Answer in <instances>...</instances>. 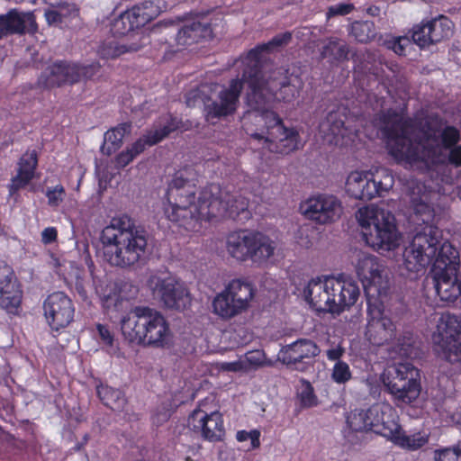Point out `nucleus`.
Instances as JSON below:
<instances>
[{
	"label": "nucleus",
	"mask_w": 461,
	"mask_h": 461,
	"mask_svg": "<svg viewBox=\"0 0 461 461\" xmlns=\"http://www.w3.org/2000/svg\"><path fill=\"white\" fill-rule=\"evenodd\" d=\"M263 354L260 351L249 352L246 355L249 363L254 366L263 365Z\"/></svg>",
	"instance_id": "62"
},
{
	"label": "nucleus",
	"mask_w": 461,
	"mask_h": 461,
	"mask_svg": "<svg viewBox=\"0 0 461 461\" xmlns=\"http://www.w3.org/2000/svg\"><path fill=\"white\" fill-rule=\"evenodd\" d=\"M38 85L47 89L62 86L59 67L57 60L49 65L41 72L38 78Z\"/></svg>",
	"instance_id": "41"
},
{
	"label": "nucleus",
	"mask_w": 461,
	"mask_h": 461,
	"mask_svg": "<svg viewBox=\"0 0 461 461\" xmlns=\"http://www.w3.org/2000/svg\"><path fill=\"white\" fill-rule=\"evenodd\" d=\"M59 71L62 86L65 85H74L80 81L92 79L100 70V64L98 62H92L90 64H81L79 62H73L68 60H57Z\"/></svg>",
	"instance_id": "29"
},
{
	"label": "nucleus",
	"mask_w": 461,
	"mask_h": 461,
	"mask_svg": "<svg viewBox=\"0 0 461 461\" xmlns=\"http://www.w3.org/2000/svg\"><path fill=\"white\" fill-rule=\"evenodd\" d=\"M303 215L319 224H329L337 221L342 213V204L333 194H320L309 197L300 206Z\"/></svg>",
	"instance_id": "17"
},
{
	"label": "nucleus",
	"mask_w": 461,
	"mask_h": 461,
	"mask_svg": "<svg viewBox=\"0 0 461 461\" xmlns=\"http://www.w3.org/2000/svg\"><path fill=\"white\" fill-rule=\"evenodd\" d=\"M96 294L99 295L103 308L107 312L115 307V283L106 285L104 289L103 285L96 287Z\"/></svg>",
	"instance_id": "47"
},
{
	"label": "nucleus",
	"mask_w": 461,
	"mask_h": 461,
	"mask_svg": "<svg viewBox=\"0 0 461 461\" xmlns=\"http://www.w3.org/2000/svg\"><path fill=\"white\" fill-rule=\"evenodd\" d=\"M435 461H461V448L459 446L437 449L434 452Z\"/></svg>",
	"instance_id": "52"
},
{
	"label": "nucleus",
	"mask_w": 461,
	"mask_h": 461,
	"mask_svg": "<svg viewBox=\"0 0 461 461\" xmlns=\"http://www.w3.org/2000/svg\"><path fill=\"white\" fill-rule=\"evenodd\" d=\"M429 438L421 432L406 435L402 429L392 441L394 445L408 450H417L428 443Z\"/></svg>",
	"instance_id": "38"
},
{
	"label": "nucleus",
	"mask_w": 461,
	"mask_h": 461,
	"mask_svg": "<svg viewBox=\"0 0 461 461\" xmlns=\"http://www.w3.org/2000/svg\"><path fill=\"white\" fill-rule=\"evenodd\" d=\"M42 308L48 324L54 330L66 328L74 319V303L64 292L58 291L49 294Z\"/></svg>",
	"instance_id": "20"
},
{
	"label": "nucleus",
	"mask_w": 461,
	"mask_h": 461,
	"mask_svg": "<svg viewBox=\"0 0 461 461\" xmlns=\"http://www.w3.org/2000/svg\"><path fill=\"white\" fill-rule=\"evenodd\" d=\"M23 299V290L9 265L0 261V307L9 314H18Z\"/></svg>",
	"instance_id": "23"
},
{
	"label": "nucleus",
	"mask_w": 461,
	"mask_h": 461,
	"mask_svg": "<svg viewBox=\"0 0 461 461\" xmlns=\"http://www.w3.org/2000/svg\"><path fill=\"white\" fill-rule=\"evenodd\" d=\"M160 14L159 6L153 1L147 0L140 5H133L131 8L122 12L117 16V24L121 22L123 24V32L134 31L145 26L152 20L156 19Z\"/></svg>",
	"instance_id": "27"
},
{
	"label": "nucleus",
	"mask_w": 461,
	"mask_h": 461,
	"mask_svg": "<svg viewBox=\"0 0 461 461\" xmlns=\"http://www.w3.org/2000/svg\"><path fill=\"white\" fill-rule=\"evenodd\" d=\"M393 175L387 169L371 171H352L347 177L346 193L352 198L370 201L382 196L393 185Z\"/></svg>",
	"instance_id": "12"
},
{
	"label": "nucleus",
	"mask_w": 461,
	"mask_h": 461,
	"mask_svg": "<svg viewBox=\"0 0 461 461\" xmlns=\"http://www.w3.org/2000/svg\"><path fill=\"white\" fill-rule=\"evenodd\" d=\"M440 145H437L442 150L449 149L458 144L460 140V131L456 127L447 125L440 131Z\"/></svg>",
	"instance_id": "43"
},
{
	"label": "nucleus",
	"mask_w": 461,
	"mask_h": 461,
	"mask_svg": "<svg viewBox=\"0 0 461 461\" xmlns=\"http://www.w3.org/2000/svg\"><path fill=\"white\" fill-rule=\"evenodd\" d=\"M212 28L210 23L193 21L179 29L176 41L178 46H188L199 42L201 40L212 38Z\"/></svg>",
	"instance_id": "31"
},
{
	"label": "nucleus",
	"mask_w": 461,
	"mask_h": 461,
	"mask_svg": "<svg viewBox=\"0 0 461 461\" xmlns=\"http://www.w3.org/2000/svg\"><path fill=\"white\" fill-rule=\"evenodd\" d=\"M115 127L110 128L105 133L104 138V143L100 149L103 155L112 156L115 153Z\"/></svg>",
	"instance_id": "53"
},
{
	"label": "nucleus",
	"mask_w": 461,
	"mask_h": 461,
	"mask_svg": "<svg viewBox=\"0 0 461 461\" xmlns=\"http://www.w3.org/2000/svg\"><path fill=\"white\" fill-rule=\"evenodd\" d=\"M345 349L341 346L338 345L335 348H331L327 350L326 355L330 361H341L340 357L344 355Z\"/></svg>",
	"instance_id": "61"
},
{
	"label": "nucleus",
	"mask_w": 461,
	"mask_h": 461,
	"mask_svg": "<svg viewBox=\"0 0 461 461\" xmlns=\"http://www.w3.org/2000/svg\"><path fill=\"white\" fill-rule=\"evenodd\" d=\"M186 174L187 169L176 172L168 184L166 194L167 203L164 207L166 217L185 229L193 221H205V217L198 212L199 198L196 203L194 201L196 185Z\"/></svg>",
	"instance_id": "4"
},
{
	"label": "nucleus",
	"mask_w": 461,
	"mask_h": 461,
	"mask_svg": "<svg viewBox=\"0 0 461 461\" xmlns=\"http://www.w3.org/2000/svg\"><path fill=\"white\" fill-rule=\"evenodd\" d=\"M437 339L447 361L461 362V320L454 314L443 313L437 325Z\"/></svg>",
	"instance_id": "16"
},
{
	"label": "nucleus",
	"mask_w": 461,
	"mask_h": 461,
	"mask_svg": "<svg viewBox=\"0 0 461 461\" xmlns=\"http://www.w3.org/2000/svg\"><path fill=\"white\" fill-rule=\"evenodd\" d=\"M411 45V41L408 37H398L394 39L390 48L393 50L397 55H404L406 48Z\"/></svg>",
	"instance_id": "56"
},
{
	"label": "nucleus",
	"mask_w": 461,
	"mask_h": 461,
	"mask_svg": "<svg viewBox=\"0 0 461 461\" xmlns=\"http://www.w3.org/2000/svg\"><path fill=\"white\" fill-rule=\"evenodd\" d=\"M365 336L372 345L383 346L395 339L396 326L388 317L368 320Z\"/></svg>",
	"instance_id": "30"
},
{
	"label": "nucleus",
	"mask_w": 461,
	"mask_h": 461,
	"mask_svg": "<svg viewBox=\"0 0 461 461\" xmlns=\"http://www.w3.org/2000/svg\"><path fill=\"white\" fill-rule=\"evenodd\" d=\"M366 298L367 321L378 318H387L384 316V306L381 296L386 294V290L375 291V288H366L364 290Z\"/></svg>",
	"instance_id": "36"
},
{
	"label": "nucleus",
	"mask_w": 461,
	"mask_h": 461,
	"mask_svg": "<svg viewBox=\"0 0 461 461\" xmlns=\"http://www.w3.org/2000/svg\"><path fill=\"white\" fill-rule=\"evenodd\" d=\"M301 401L304 406H313L316 404V396L313 393V389L310 384L301 393Z\"/></svg>",
	"instance_id": "57"
},
{
	"label": "nucleus",
	"mask_w": 461,
	"mask_h": 461,
	"mask_svg": "<svg viewBox=\"0 0 461 461\" xmlns=\"http://www.w3.org/2000/svg\"><path fill=\"white\" fill-rule=\"evenodd\" d=\"M414 343L412 334L406 332L397 339L393 349L402 357H411L413 353Z\"/></svg>",
	"instance_id": "48"
},
{
	"label": "nucleus",
	"mask_w": 461,
	"mask_h": 461,
	"mask_svg": "<svg viewBox=\"0 0 461 461\" xmlns=\"http://www.w3.org/2000/svg\"><path fill=\"white\" fill-rule=\"evenodd\" d=\"M260 435H261L260 431L258 429L250 430V436L249 438L250 440V447H249L250 449H256V448L259 447Z\"/></svg>",
	"instance_id": "64"
},
{
	"label": "nucleus",
	"mask_w": 461,
	"mask_h": 461,
	"mask_svg": "<svg viewBox=\"0 0 461 461\" xmlns=\"http://www.w3.org/2000/svg\"><path fill=\"white\" fill-rule=\"evenodd\" d=\"M345 114L339 110L330 112L320 123L321 131L326 135L332 136L331 141L338 144L347 136L348 129L345 127Z\"/></svg>",
	"instance_id": "33"
},
{
	"label": "nucleus",
	"mask_w": 461,
	"mask_h": 461,
	"mask_svg": "<svg viewBox=\"0 0 461 461\" xmlns=\"http://www.w3.org/2000/svg\"><path fill=\"white\" fill-rule=\"evenodd\" d=\"M37 165V154L34 151L31 154L26 153L19 160L17 173L32 180L34 177Z\"/></svg>",
	"instance_id": "42"
},
{
	"label": "nucleus",
	"mask_w": 461,
	"mask_h": 461,
	"mask_svg": "<svg viewBox=\"0 0 461 461\" xmlns=\"http://www.w3.org/2000/svg\"><path fill=\"white\" fill-rule=\"evenodd\" d=\"M163 123L159 122L158 125L154 124L149 130L133 142L126 151L117 154V167H124L129 165L138 155L142 153L147 147L154 146L171 132H174L179 128V121L172 114H167L163 119Z\"/></svg>",
	"instance_id": "15"
},
{
	"label": "nucleus",
	"mask_w": 461,
	"mask_h": 461,
	"mask_svg": "<svg viewBox=\"0 0 461 461\" xmlns=\"http://www.w3.org/2000/svg\"><path fill=\"white\" fill-rule=\"evenodd\" d=\"M442 125L443 121L438 116H429L422 123L420 131L423 133L426 140H435L442 129Z\"/></svg>",
	"instance_id": "44"
},
{
	"label": "nucleus",
	"mask_w": 461,
	"mask_h": 461,
	"mask_svg": "<svg viewBox=\"0 0 461 461\" xmlns=\"http://www.w3.org/2000/svg\"><path fill=\"white\" fill-rule=\"evenodd\" d=\"M329 294L326 277L312 279L304 289L305 300L317 312H330Z\"/></svg>",
	"instance_id": "32"
},
{
	"label": "nucleus",
	"mask_w": 461,
	"mask_h": 461,
	"mask_svg": "<svg viewBox=\"0 0 461 461\" xmlns=\"http://www.w3.org/2000/svg\"><path fill=\"white\" fill-rule=\"evenodd\" d=\"M413 222L417 225L411 242L403 251V266L410 271L419 273L434 258L439 249L442 234L434 224L435 211L428 203H414Z\"/></svg>",
	"instance_id": "2"
},
{
	"label": "nucleus",
	"mask_w": 461,
	"mask_h": 461,
	"mask_svg": "<svg viewBox=\"0 0 461 461\" xmlns=\"http://www.w3.org/2000/svg\"><path fill=\"white\" fill-rule=\"evenodd\" d=\"M248 206L246 197L233 194L217 184H209L199 193L198 212L208 221L216 217L235 219L240 213H249Z\"/></svg>",
	"instance_id": "9"
},
{
	"label": "nucleus",
	"mask_w": 461,
	"mask_h": 461,
	"mask_svg": "<svg viewBox=\"0 0 461 461\" xmlns=\"http://www.w3.org/2000/svg\"><path fill=\"white\" fill-rule=\"evenodd\" d=\"M224 249L229 258L238 263L251 261L260 266L274 256L276 243L258 230L239 229L225 236Z\"/></svg>",
	"instance_id": "6"
},
{
	"label": "nucleus",
	"mask_w": 461,
	"mask_h": 461,
	"mask_svg": "<svg viewBox=\"0 0 461 461\" xmlns=\"http://www.w3.org/2000/svg\"><path fill=\"white\" fill-rule=\"evenodd\" d=\"M96 387V393L102 403L110 408L113 409V405L115 403V398H114V389L111 386H108L107 384H104L99 381L98 384L95 385Z\"/></svg>",
	"instance_id": "51"
},
{
	"label": "nucleus",
	"mask_w": 461,
	"mask_h": 461,
	"mask_svg": "<svg viewBox=\"0 0 461 461\" xmlns=\"http://www.w3.org/2000/svg\"><path fill=\"white\" fill-rule=\"evenodd\" d=\"M382 382L393 399L402 403H411L421 391L420 371L411 362L389 366L382 375Z\"/></svg>",
	"instance_id": "10"
},
{
	"label": "nucleus",
	"mask_w": 461,
	"mask_h": 461,
	"mask_svg": "<svg viewBox=\"0 0 461 461\" xmlns=\"http://www.w3.org/2000/svg\"><path fill=\"white\" fill-rule=\"evenodd\" d=\"M429 265H432L431 274L439 299L442 302L454 303L461 294V284L457 279L458 251L450 242L445 241L440 245Z\"/></svg>",
	"instance_id": "8"
},
{
	"label": "nucleus",
	"mask_w": 461,
	"mask_h": 461,
	"mask_svg": "<svg viewBox=\"0 0 461 461\" xmlns=\"http://www.w3.org/2000/svg\"><path fill=\"white\" fill-rule=\"evenodd\" d=\"M318 345L309 339L297 340L282 347L279 351V359L288 367L305 372L309 367L307 359H312L320 354Z\"/></svg>",
	"instance_id": "21"
},
{
	"label": "nucleus",
	"mask_w": 461,
	"mask_h": 461,
	"mask_svg": "<svg viewBox=\"0 0 461 461\" xmlns=\"http://www.w3.org/2000/svg\"><path fill=\"white\" fill-rule=\"evenodd\" d=\"M349 50L348 45L338 38H330L322 47V58H331L334 60L341 61L348 59Z\"/></svg>",
	"instance_id": "40"
},
{
	"label": "nucleus",
	"mask_w": 461,
	"mask_h": 461,
	"mask_svg": "<svg viewBox=\"0 0 461 461\" xmlns=\"http://www.w3.org/2000/svg\"><path fill=\"white\" fill-rule=\"evenodd\" d=\"M27 24L29 33L37 32L38 25L32 13H19L16 9L8 11L0 15V39L12 34H24Z\"/></svg>",
	"instance_id": "28"
},
{
	"label": "nucleus",
	"mask_w": 461,
	"mask_h": 461,
	"mask_svg": "<svg viewBox=\"0 0 461 461\" xmlns=\"http://www.w3.org/2000/svg\"><path fill=\"white\" fill-rule=\"evenodd\" d=\"M248 84L243 79L236 78L230 82L229 87L221 90L218 95L219 101H212L205 105L206 121L220 119L233 114L239 104L243 85Z\"/></svg>",
	"instance_id": "22"
},
{
	"label": "nucleus",
	"mask_w": 461,
	"mask_h": 461,
	"mask_svg": "<svg viewBox=\"0 0 461 461\" xmlns=\"http://www.w3.org/2000/svg\"><path fill=\"white\" fill-rule=\"evenodd\" d=\"M58 239V230L55 227H47L41 232V241L45 245L55 242Z\"/></svg>",
	"instance_id": "59"
},
{
	"label": "nucleus",
	"mask_w": 461,
	"mask_h": 461,
	"mask_svg": "<svg viewBox=\"0 0 461 461\" xmlns=\"http://www.w3.org/2000/svg\"><path fill=\"white\" fill-rule=\"evenodd\" d=\"M32 180L17 173L11 178L10 184H8L9 196L15 195L21 189L26 187Z\"/></svg>",
	"instance_id": "54"
},
{
	"label": "nucleus",
	"mask_w": 461,
	"mask_h": 461,
	"mask_svg": "<svg viewBox=\"0 0 461 461\" xmlns=\"http://www.w3.org/2000/svg\"><path fill=\"white\" fill-rule=\"evenodd\" d=\"M154 293L168 309L183 311L191 303L187 288L173 277L158 278Z\"/></svg>",
	"instance_id": "24"
},
{
	"label": "nucleus",
	"mask_w": 461,
	"mask_h": 461,
	"mask_svg": "<svg viewBox=\"0 0 461 461\" xmlns=\"http://www.w3.org/2000/svg\"><path fill=\"white\" fill-rule=\"evenodd\" d=\"M461 167V144L442 150L438 146L420 142L406 167L426 174L439 166Z\"/></svg>",
	"instance_id": "14"
},
{
	"label": "nucleus",
	"mask_w": 461,
	"mask_h": 461,
	"mask_svg": "<svg viewBox=\"0 0 461 461\" xmlns=\"http://www.w3.org/2000/svg\"><path fill=\"white\" fill-rule=\"evenodd\" d=\"M291 40L292 33L289 32L276 34L268 42L257 45L241 58L243 79L248 84V105L262 112L267 125V137L260 133L251 136L258 140L264 139L266 147L271 152L280 154H289L298 149L299 133L293 128L285 127L279 115L267 110V106L274 101L291 102L296 91L290 82L288 70L278 68L267 73L263 71L262 53L287 45Z\"/></svg>",
	"instance_id": "1"
},
{
	"label": "nucleus",
	"mask_w": 461,
	"mask_h": 461,
	"mask_svg": "<svg viewBox=\"0 0 461 461\" xmlns=\"http://www.w3.org/2000/svg\"><path fill=\"white\" fill-rule=\"evenodd\" d=\"M358 221L366 243L375 250L391 251L399 246L401 234L394 215L377 206L358 210Z\"/></svg>",
	"instance_id": "5"
},
{
	"label": "nucleus",
	"mask_w": 461,
	"mask_h": 461,
	"mask_svg": "<svg viewBox=\"0 0 461 461\" xmlns=\"http://www.w3.org/2000/svg\"><path fill=\"white\" fill-rule=\"evenodd\" d=\"M44 16L50 25L59 24L63 22L62 15L56 10H47Z\"/></svg>",
	"instance_id": "60"
},
{
	"label": "nucleus",
	"mask_w": 461,
	"mask_h": 461,
	"mask_svg": "<svg viewBox=\"0 0 461 461\" xmlns=\"http://www.w3.org/2000/svg\"><path fill=\"white\" fill-rule=\"evenodd\" d=\"M369 413L373 418V432L393 441L402 429L397 411L390 404L376 403L369 407Z\"/></svg>",
	"instance_id": "26"
},
{
	"label": "nucleus",
	"mask_w": 461,
	"mask_h": 461,
	"mask_svg": "<svg viewBox=\"0 0 461 461\" xmlns=\"http://www.w3.org/2000/svg\"><path fill=\"white\" fill-rule=\"evenodd\" d=\"M353 10L354 5L352 4L339 3L328 8L327 16L330 18L337 15H347Z\"/></svg>",
	"instance_id": "55"
},
{
	"label": "nucleus",
	"mask_w": 461,
	"mask_h": 461,
	"mask_svg": "<svg viewBox=\"0 0 461 461\" xmlns=\"http://www.w3.org/2000/svg\"><path fill=\"white\" fill-rule=\"evenodd\" d=\"M349 35L360 43H366L375 37V23L370 21H355L351 23Z\"/></svg>",
	"instance_id": "39"
},
{
	"label": "nucleus",
	"mask_w": 461,
	"mask_h": 461,
	"mask_svg": "<svg viewBox=\"0 0 461 461\" xmlns=\"http://www.w3.org/2000/svg\"><path fill=\"white\" fill-rule=\"evenodd\" d=\"M331 378L339 384H346L351 380L352 373L348 364L344 361L336 362L332 368Z\"/></svg>",
	"instance_id": "49"
},
{
	"label": "nucleus",
	"mask_w": 461,
	"mask_h": 461,
	"mask_svg": "<svg viewBox=\"0 0 461 461\" xmlns=\"http://www.w3.org/2000/svg\"><path fill=\"white\" fill-rule=\"evenodd\" d=\"M99 337L102 342L105 345L112 346L113 341V336L109 330L108 327L104 324L98 323L96 325Z\"/></svg>",
	"instance_id": "58"
},
{
	"label": "nucleus",
	"mask_w": 461,
	"mask_h": 461,
	"mask_svg": "<svg viewBox=\"0 0 461 461\" xmlns=\"http://www.w3.org/2000/svg\"><path fill=\"white\" fill-rule=\"evenodd\" d=\"M188 426L209 442H220L225 438L222 414L219 411L207 412L201 409V404L188 416Z\"/></svg>",
	"instance_id": "18"
},
{
	"label": "nucleus",
	"mask_w": 461,
	"mask_h": 461,
	"mask_svg": "<svg viewBox=\"0 0 461 461\" xmlns=\"http://www.w3.org/2000/svg\"><path fill=\"white\" fill-rule=\"evenodd\" d=\"M453 32L454 23L446 15L440 14L413 26L411 39L420 48H426L449 39Z\"/></svg>",
	"instance_id": "19"
},
{
	"label": "nucleus",
	"mask_w": 461,
	"mask_h": 461,
	"mask_svg": "<svg viewBox=\"0 0 461 461\" xmlns=\"http://www.w3.org/2000/svg\"><path fill=\"white\" fill-rule=\"evenodd\" d=\"M121 330L130 343L155 348H163L170 335L169 324L159 312L140 306L122 320Z\"/></svg>",
	"instance_id": "3"
},
{
	"label": "nucleus",
	"mask_w": 461,
	"mask_h": 461,
	"mask_svg": "<svg viewBox=\"0 0 461 461\" xmlns=\"http://www.w3.org/2000/svg\"><path fill=\"white\" fill-rule=\"evenodd\" d=\"M108 20L110 29L106 31L111 33V37L102 42V44L99 46L98 53L102 59H115V36L113 32V22L111 18Z\"/></svg>",
	"instance_id": "45"
},
{
	"label": "nucleus",
	"mask_w": 461,
	"mask_h": 461,
	"mask_svg": "<svg viewBox=\"0 0 461 461\" xmlns=\"http://www.w3.org/2000/svg\"><path fill=\"white\" fill-rule=\"evenodd\" d=\"M340 276L341 285H345V291H343V294H345V298L347 301L345 304V309H347L357 303L360 294V290L357 282L350 278H345L342 275H340Z\"/></svg>",
	"instance_id": "46"
},
{
	"label": "nucleus",
	"mask_w": 461,
	"mask_h": 461,
	"mask_svg": "<svg viewBox=\"0 0 461 461\" xmlns=\"http://www.w3.org/2000/svg\"><path fill=\"white\" fill-rule=\"evenodd\" d=\"M327 289L330 301V312L340 313L345 310L346 298L343 291H345V285H341V276H327L326 277Z\"/></svg>",
	"instance_id": "35"
},
{
	"label": "nucleus",
	"mask_w": 461,
	"mask_h": 461,
	"mask_svg": "<svg viewBox=\"0 0 461 461\" xmlns=\"http://www.w3.org/2000/svg\"><path fill=\"white\" fill-rule=\"evenodd\" d=\"M380 122L383 124L382 131L386 138L389 155L398 164H404L406 167L421 142L408 135L407 131L411 127V120L404 118L397 110L389 108L381 113Z\"/></svg>",
	"instance_id": "7"
},
{
	"label": "nucleus",
	"mask_w": 461,
	"mask_h": 461,
	"mask_svg": "<svg viewBox=\"0 0 461 461\" xmlns=\"http://www.w3.org/2000/svg\"><path fill=\"white\" fill-rule=\"evenodd\" d=\"M254 294L252 284L233 279L214 297L213 312L221 319L230 320L248 309Z\"/></svg>",
	"instance_id": "13"
},
{
	"label": "nucleus",
	"mask_w": 461,
	"mask_h": 461,
	"mask_svg": "<svg viewBox=\"0 0 461 461\" xmlns=\"http://www.w3.org/2000/svg\"><path fill=\"white\" fill-rule=\"evenodd\" d=\"M115 218H112L111 222L101 232L100 242L102 244V261L111 267L115 266Z\"/></svg>",
	"instance_id": "34"
},
{
	"label": "nucleus",
	"mask_w": 461,
	"mask_h": 461,
	"mask_svg": "<svg viewBox=\"0 0 461 461\" xmlns=\"http://www.w3.org/2000/svg\"><path fill=\"white\" fill-rule=\"evenodd\" d=\"M372 416L367 410H354L348 413L346 423L355 432H373Z\"/></svg>",
	"instance_id": "37"
},
{
	"label": "nucleus",
	"mask_w": 461,
	"mask_h": 461,
	"mask_svg": "<svg viewBox=\"0 0 461 461\" xmlns=\"http://www.w3.org/2000/svg\"><path fill=\"white\" fill-rule=\"evenodd\" d=\"M140 48V45L139 44H131L130 46H127L122 43H117V56L124 54L126 52H132V51H138Z\"/></svg>",
	"instance_id": "63"
},
{
	"label": "nucleus",
	"mask_w": 461,
	"mask_h": 461,
	"mask_svg": "<svg viewBox=\"0 0 461 461\" xmlns=\"http://www.w3.org/2000/svg\"><path fill=\"white\" fill-rule=\"evenodd\" d=\"M48 204L52 208L59 207L66 197V190L61 184L48 187L45 193Z\"/></svg>",
	"instance_id": "50"
},
{
	"label": "nucleus",
	"mask_w": 461,
	"mask_h": 461,
	"mask_svg": "<svg viewBox=\"0 0 461 461\" xmlns=\"http://www.w3.org/2000/svg\"><path fill=\"white\" fill-rule=\"evenodd\" d=\"M117 230L121 235V240H117V267L133 266L145 256L148 245L146 230L126 214L117 217Z\"/></svg>",
	"instance_id": "11"
},
{
	"label": "nucleus",
	"mask_w": 461,
	"mask_h": 461,
	"mask_svg": "<svg viewBox=\"0 0 461 461\" xmlns=\"http://www.w3.org/2000/svg\"><path fill=\"white\" fill-rule=\"evenodd\" d=\"M384 266L381 260L373 255H363L358 258L356 271L364 290L375 288V291L387 290L388 279L384 274Z\"/></svg>",
	"instance_id": "25"
}]
</instances>
